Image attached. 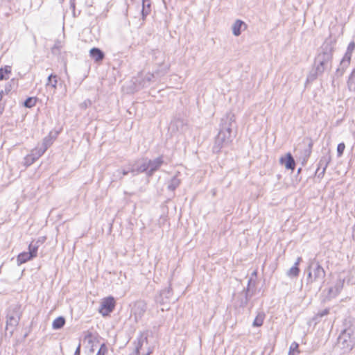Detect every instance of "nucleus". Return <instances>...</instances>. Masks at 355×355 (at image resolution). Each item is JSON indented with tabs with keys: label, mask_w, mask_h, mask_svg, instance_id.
I'll return each mask as SVG.
<instances>
[{
	"label": "nucleus",
	"mask_w": 355,
	"mask_h": 355,
	"mask_svg": "<svg viewBox=\"0 0 355 355\" xmlns=\"http://www.w3.org/2000/svg\"><path fill=\"white\" fill-rule=\"evenodd\" d=\"M335 42L327 39L319 48L314 59L313 65L318 67V71L323 73L331 69L333 55L335 51Z\"/></svg>",
	"instance_id": "1"
},
{
	"label": "nucleus",
	"mask_w": 355,
	"mask_h": 355,
	"mask_svg": "<svg viewBox=\"0 0 355 355\" xmlns=\"http://www.w3.org/2000/svg\"><path fill=\"white\" fill-rule=\"evenodd\" d=\"M307 277L306 279L307 284H312L313 282H324L326 271L316 259H311L306 269Z\"/></svg>",
	"instance_id": "2"
},
{
	"label": "nucleus",
	"mask_w": 355,
	"mask_h": 355,
	"mask_svg": "<svg viewBox=\"0 0 355 355\" xmlns=\"http://www.w3.org/2000/svg\"><path fill=\"white\" fill-rule=\"evenodd\" d=\"M22 315L21 305L18 304H11L6 314V330L10 331L12 335L19 324V322Z\"/></svg>",
	"instance_id": "3"
},
{
	"label": "nucleus",
	"mask_w": 355,
	"mask_h": 355,
	"mask_svg": "<svg viewBox=\"0 0 355 355\" xmlns=\"http://www.w3.org/2000/svg\"><path fill=\"white\" fill-rule=\"evenodd\" d=\"M233 137V135H230L225 132L219 130L218 135L215 137L214 144L212 147V152L216 154L219 153L223 148L229 146L232 143Z\"/></svg>",
	"instance_id": "4"
},
{
	"label": "nucleus",
	"mask_w": 355,
	"mask_h": 355,
	"mask_svg": "<svg viewBox=\"0 0 355 355\" xmlns=\"http://www.w3.org/2000/svg\"><path fill=\"white\" fill-rule=\"evenodd\" d=\"M234 125L235 115L232 112H228L221 118L219 130L232 135V129Z\"/></svg>",
	"instance_id": "5"
},
{
	"label": "nucleus",
	"mask_w": 355,
	"mask_h": 355,
	"mask_svg": "<svg viewBox=\"0 0 355 355\" xmlns=\"http://www.w3.org/2000/svg\"><path fill=\"white\" fill-rule=\"evenodd\" d=\"M146 163L147 165V177L150 178L164 164V156L160 155L154 159L146 157Z\"/></svg>",
	"instance_id": "6"
},
{
	"label": "nucleus",
	"mask_w": 355,
	"mask_h": 355,
	"mask_svg": "<svg viewBox=\"0 0 355 355\" xmlns=\"http://www.w3.org/2000/svg\"><path fill=\"white\" fill-rule=\"evenodd\" d=\"M116 306V301L114 297L109 296L104 298L98 309L103 316H107L113 311Z\"/></svg>",
	"instance_id": "7"
},
{
	"label": "nucleus",
	"mask_w": 355,
	"mask_h": 355,
	"mask_svg": "<svg viewBox=\"0 0 355 355\" xmlns=\"http://www.w3.org/2000/svg\"><path fill=\"white\" fill-rule=\"evenodd\" d=\"M331 159V157L330 155V150H329L320 159L319 162L318 164V168L315 173V176L320 179L324 177L326 169L329 164L330 163Z\"/></svg>",
	"instance_id": "8"
},
{
	"label": "nucleus",
	"mask_w": 355,
	"mask_h": 355,
	"mask_svg": "<svg viewBox=\"0 0 355 355\" xmlns=\"http://www.w3.org/2000/svg\"><path fill=\"white\" fill-rule=\"evenodd\" d=\"M168 70V66L164 65L161 67V69H157L154 73H147L144 78L139 81V84L142 87H148L150 84V83L153 81V79L155 77V76H164L167 73Z\"/></svg>",
	"instance_id": "9"
},
{
	"label": "nucleus",
	"mask_w": 355,
	"mask_h": 355,
	"mask_svg": "<svg viewBox=\"0 0 355 355\" xmlns=\"http://www.w3.org/2000/svg\"><path fill=\"white\" fill-rule=\"evenodd\" d=\"M255 286V281L250 278L248 282L246 288H244L242 293L240 294L241 297L239 299V306L242 308L245 307L250 298L253 295V292H251V286Z\"/></svg>",
	"instance_id": "10"
},
{
	"label": "nucleus",
	"mask_w": 355,
	"mask_h": 355,
	"mask_svg": "<svg viewBox=\"0 0 355 355\" xmlns=\"http://www.w3.org/2000/svg\"><path fill=\"white\" fill-rule=\"evenodd\" d=\"M132 176L139 173H145L147 176V165L146 163V157L137 159L129 164Z\"/></svg>",
	"instance_id": "11"
},
{
	"label": "nucleus",
	"mask_w": 355,
	"mask_h": 355,
	"mask_svg": "<svg viewBox=\"0 0 355 355\" xmlns=\"http://www.w3.org/2000/svg\"><path fill=\"white\" fill-rule=\"evenodd\" d=\"M173 295V290L171 286L163 289L155 297V302L161 305H166L170 303Z\"/></svg>",
	"instance_id": "12"
},
{
	"label": "nucleus",
	"mask_w": 355,
	"mask_h": 355,
	"mask_svg": "<svg viewBox=\"0 0 355 355\" xmlns=\"http://www.w3.org/2000/svg\"><path fill=\"white\" fill-rule=\"evenodd\" d=\"M338 344L345 351H350L353 348V343L349 333L344 330L338 338Z\"/></svg>",
	"instance_id": "13"
},
{
	"label": "nucleus",
	"mask_w": 355,
	"mask_h": 355,
	"mask_svg": "<svg viewBox=\"0 0 355 355\" xmlns=\"http://www.w3.org/2000/svg\"><path fill=\"white\" fill-rule=\"evenodd\" d=\"M350 62L342 59L340 62L338 67L336 69L334 74L332 76V85H334L336 79L341 78L345 73L346 69L349 67Z\"/></svg>",
	"instance_id": "14"
},
{
	"label": "nucleus",
	"mask_w": 355,
	"mask_h": 355,
	"mask_svg": "<svg viewBox=\"0 0 355 355\" xmlns=\"http://www.w3.org/2000/svg\"><path fill=\"white\" fill-rule=\"evenodd\" d=\"M279 163L284 166L287 170L293 171L295 168V161L291 153H287L285 156L281 157Z\"/></svg>",
	"instance_id": "15"
},
{
	"label": "nucleus",
	"mask_w": 355,
	"mask_h": 355,
	"mask_svg": "<svg viewBox=\"0 0 355 355\" xmlns=\"http://www.w3.org/2000/svg\"><path fill=\"white\" fill-rule=\"evenodd\" d=\"M344 284H345V279H342V278L339 277L337 279V281L335 284V286L334 287L329 288V289L328 291L329 297L331 298H334V297H336L338 294H340V293L341 292V291L343 288Z\"/></svg>",
	"instance_id": "16"
},
{
	"label": "nucleus",
	"mask_w": 355,
	"mask_h": 355,
	"mask_svg": "<svg viewBox=\"0 0 355 355\" xmlns=\"http://www.w3.org/2000/svg\"><path fill=\"white\" fill-rule=\"evenodd\" d=\"M147 309V304L143 300L137 301L134 306V314L136 318H141Z\"/></svg>",
	"instance_id": "17"
},
{
	"label": "nucleus",
	"mask_w": 355,
	"mask_h": 355,
	"mask_svg": "<svg viewBox=\"0 0 355 355\" xmlns=\"http://www.w3.org/2000/svg\"><path fill=\"white\" fill-rule=\"evenodd\" d=\"M324 73L320 70L318 71V67L313 65V69L310 71L309 74L307 75L305 86H306L308 84L313 83L314 80H315L318 77L321 76Z\"/></svg>",
	"instance_id": "18"
},
{
	"label": "nucleus",
	"mask_w": 355,
	"mask_h": 355,
	"mask_svg": "<svg viewBox=\"0 0 355 355\" xmlns=\"http://www.w3.org/2000/svg\"><path fill=\"white\" fill-rule=\"evenodd\" d=\"M247 25L245 23L241 20L236 19L232 25V33L235 36H239L241 34L242 28H246Z\"/></svg>",
	"instance_id": "19"
},
{
	"label": "nucleus",
	"mask_w": 355,
	"mask_h": 355,
	"mask_svg": "<svg viewBox=\"0 0 355 355\" xmlns=\"http://www.w3.org/2000/svg\"><path fill=\"white\" fill-rule=\"evenodd\" d=\"M89 55L96 62H101L105 58L104 52L96 47L90 49Z\"/></svg>",
	"instance_id": "20"
},
{
	"label": "nucleus",
	"mask_w": 355,
	"mask_h": 355,
	"mask_svg": "<svg viewBox=\"0 0 355 355\" xmlns=\"http://www.w3.org/2000/svg\"><path fill=\"white\" fill-rule=\"evenodd\" d=\"M57 135V132H55V135H53L52 132H50L49 134L43 139L40 146L46 150L53 144Z\"/></svg>",
	"instance_id": "21"
},
{
	"label": "nucleus",
	"mask_w": 355,
	"mask_h": 355,
	"mask_svg": "<svg viewBox=\"0 0 355 355\" xmlns=\"http://www.w3.org/2000/svg\"><path fill=\"white\" fill-rule=\"evenodd\" d=\"M142 1V8L141 10V19L142 20H145L146 17L151 12V2L150 0H141Z\"/></svg>",
	"instance_id": "22"
},
{
	"label": "nucleus",
	"mask_w": 355,
	"mask_h": 355,
	"mask_svg": "<svg viewBox=\"0 0 355 355\" xmlns=\"http://www.w3.org/2000/svg\"><path fill=\"white\" fill-rule=\"evenodd\" d=\"M185 125L186 123L182 119L175 118L171 122L169 128L173 131L182 130Z\"/></svg>",
	"instance_id": "23"
},
{
	"label": "nucleus",
	"mask_w": 355,
	"mask_h": 355,
	"mask_svg": "<svg viewBox=\"0 0 355 355\" xmlns=\"http://www.w3.org/2000/svg\"><path fill=\"white\" fill-rule=\"evenodd\" d=\"M304 142L307 144V147L304 150V162H306L312 153V148L313 145V140L309 137H306L303 140Z\"/></svg>",
	"instance_id": "24"
},
{
	"label": "nucleus",
	"mask_w": 355,
	"mask_h": 355,
	"mask_svg": "<svg viewBox=\"0 0 355 355\" xmlns=\"http://www.w3.org/2000/svg\"><path fill=\"white\" fill-rule=\"evenodd\" d=\"M144 342L148 343L147 336H144L143 334H140L137 338V343L136 345L134 352L130 355H140V349L143 346Z\"/></svg>",
	"instance_id": "25"
},
{
	"label": "nucleus",
	"mask_w": 355,
	"mask_h": 355,
	"mask_svg": "<svg viewBox=\"0 0 355 355\" xmlns=\"http://www.w3.org/2000/svg\"><path fill=\"white\" fill-rule=\"evenodd\" d=\"M33 259V257L28 252H22L18 254L17 263L18 266H20Z\"/></svg>",
	"instance_id": "26"
},
{
	"label": "nucleus",
	"mask_w": 355,
	"mask_h": 355,
	"mask_svg": "<svg viewBox=\"0 0 355 355\" xmlns=\"http://www.w3.org/2000/svg\"><path fill=\"white\" fill-rule=\"evenodd\" d=\"M178 175H174L168 182L167 189L171 191H174L181 184L180 179Z\"/></svg>",
	"instance_id": "27"
},
{
	"label": "nucleus",
	"mask_w": 355,
	"mask_h": 355,
	"mask_svg": "<svg viewBox=\"0 0 355 355\" xmlns=\"http://www.w3.org/2000/svg\"><path fill=\"white\" fill-rule=\"evenodd\" d=\"M355 49V42L352 41L347 46L346 52L342 59L351 62L352 53Z\"/></svg>",
	"instance_id": "28"
},
{
	"label": "nucleus",
	"mask_w": 355,
	"mask_h": 355,
	"mask_svg": "<svg viewBox=\"0 0 355 355\" xmlns=\"http://www.w3.org/2000/svg\"><path fill=\"white\" fill-rule=\"evenodd\" d=\"M329 308H326L324 310L319 311L312 318V322L314 323L315 325L317 324L321 321L322 318L327 315L329 313Z\"/></svg>",
	"instance_id": "29"
},
{
	"label": "nucleus",
	"mask_w": 355,
	"mask_h": 355,
	"mask_svg": "<svg viewBox=\"0 0 355 355\" xmlns=\"http://www.w3.org/2000/svg\"><path fill=\"white\" fill-rule=\"evenodd\" d=\"M66 320L63 316L56 318L52 323V328L58 330L62 329L65 324Z\"/></svg>",
	"instance_id": "30"
},
{
	"label": "nucleus",
	"mask_w": 355,
	"mask_h": 355,
	"mask_svg": "<svg viewBox=\"0 0 355 355\" xmlns=\"http://www.w3.org/2000/svg\"><path fill=\"white\" fill-rule=\"evenodd\" d=\"M85 340H87L88 344L90 345L91 347L90 351L93 352L94 351V342H98V336H94L92 332L87 331V334L85 336Z\"/></svg>",
	"instance_id": "31"
},
{
	"label": "nucleus",
	"mask_w": 355,
	"mask_h": 355,
	"mask_svg": "<svg viewBox=\"0 0 355 355\" xmlns=\"http://www.w3.org/2000/svg\"><path fill=\"white\" fill-rule=\"evenodd\" d=\"M11 73V67L6 65L0 68V80H8Z\"/></svg>",
	"instance_id": "32"
},
{
	"label": "nucleus",
	"mask_w": 355,
	"mask_h": 355,
	"mask_svg": "<svg viewBox=\"0 0 355 355\" xmlns=\"http://www.w3.org/2000/svg\"><path fill=\"white\" fill-rule=\"evenodd\" d=\"M265 316L266 315L263 312H259L252 322V326L254 327L262 326Z\"/></svg>",
	"instance_id": "33"
},
{
	"label": "nucleus",
	"mask_w": 355,
	"mask_h": 355,
	"mask_svg": "<svg viewBox=\"0 0 355 355\" xmlns=\"http://www.w3.org/2000/svg\"><path fill=\"white\" fill-rule=\"evenodd\" d=\"M347 83L349 90L355 92V69L349 75Z\"/></svg>",
	"instance_id": "34"
},
{
	"label": "nucleus",
	"mask_w": 355,
	"mask_h": 355,
	"mask_svg": "<svg viewBox=\"0 0 355 355\" xmlns=\"http://www.w3.org/2000/svg\"><path fill=\"white\" fill-rule=\"evenodd\" d=\"M46 150L42 148L40 146H36L34 149H33L31 152V156H33L36 160L38 159Z\"/></svg>",
	"instance_id": "35"
},
{
	"label": "nucleus",
	"mask_w": 355,
	"mask_h": 355,
	"mask_svg": "<svg viewBox=\"0 0 355 355\" xmlns=\"http://www.w3.org/2000/svg\"><path fill=\"white\" fill-rule=\"evenodd\" d=\"M38 98L37 97H28L24 102V106L31 108L36 105Z\"/></svg>",
	"instance_id": "36"
},
{
	"label": "nucleus",
	"mask_w": 355,
	"mask_h": 355,
	"mask_svg": "<svg viewBox=\"0 0 355 355\" xmlns=\"http://www.w3.org/2000/svg\"><path fill=\"white\" fill-rule=\"evenodd\" d=\"M300 270L298 266H293L286 272L289 277H296L299 275Z\"/></svg>",
	"instance_id": "37"
},
{
	"label": "nucleus",
	"mask_w": 355,
	"mask_h": 355,
	"mask_svg": "<svg viewBox=\"0 0 355 355\" xmlns=\"http://www.w3.org/2000/svg\"><path fill=\"white\" fill-rule=\"evenodd\" d=\"M57 76L56 75H54V74H50L47 78V83H46V85L49 86H51L53 88H56V85H57V83H58V79H57Z\"/></svg>",
	"instance_id": "38"
},
{
	"label": "nucleus",
	"mask_w": 355,
	"mask_h": 355,
	"mask_svg": "<svg viewBox=\"0 0 355 355\" xmlns=\"http://www.w3.org/2000/svg\"><path fill=\"white\" fill-rule=\"evenodd\" d=\"M37 250L38 248H37L36 244L31 243L28 245V252L33 257V258H35L37 255Z\"/></svg>",
	"instance_id": "39"
},
{
	"label": "nucleus",
	"mask_w": 355,
	"mask_h": 355,
	"mask_svg": "<svg viewBox=\"0 0 355 355\" xmlns=\"http://www.w3.org/2000/svg\"><path fill=\"white\" fill-rule=\"evenodd\" d=\"M24 160V164L27 166H31L36 161V159L33 156H31V153L25 157Z\"/></svg>",
	"instance_id": "40"
},
{
	"label": "nucleus",
	"mask_w": 355,
	"mask_h": 355,
	"mask_svg": "<svg viewBox=\"0 0 355 355\" xmlns=\"http://www.w3.org/2000/svg\"><path fill=\"white\" fill-rule=\"evenodd\" d=\"M345 148V144L343 142H341L337 146V156L338 157H341L343 154V152Z\"/></svg>",
	"instance_id": "41"
},
{
	"label": "nucleus",
	"mask_w": 355,
	"mask_h": 355,
	"mask_svg": "<svg viewBox=\"0 0 355 355\" xmlns=\"http://www.w3.org/2000/svg\"><path fill=\"white\" fill-rule=\"evenodd\" d=\"M107 347L105 343H102L96 355H105L107 353Z\"/></svg>",
	"instance_id": "42"
},
{
	"label": "nucleus",
	"mask_w": 355,
	"mask_h": 355,
	"mask_svg": "<svg viewBox=\"0 0 355 355\" xmlns=\"http://www.w3.org/2000/svg\"><path fill=\"white\" fill-rule=\"evenodd\" d=\"M92 101L89 98L85 99L83 103H81L79 105V107L81 110H85L87 107H90L92 105Z\"/></svg>",
	"instance_id": "43"
},
{
	"label": "nucleus",
	"mask_w": 355,
	"mask_h": 355,
	"mask_svg": "<svg viewBox=\"0 0 355 355\" xmlns=\"http://www.w3.org/2000/svg\"><path fill=\"white\" fill-rule=\"evenodd\" d=\"M122 178H123L122 175L120 173V171L117 169L112 174V182L118 181V180H121Z\"/></svg>",
	"instance_id": "44"
},
{
	"label": "nucleus",
	"mask_w": 355,
	"mask_h": 355,
	"mask_svg": "<svg viewBox=\"0 0 355 355\" xmlns=\"http://www.w3.org/2000/svg\"><path fill=\"white\" fill-rule=\"evenodd\" d=\"M61 48V44L60 42H57L51 49V52L53 54L58 55L60 53Z\"/></svg>",
	"instance_id": "45"
},
{
	"label": "nucleus",
	"mask_w": 355,
	"mask_h": 355,
	"mask_svg": "<svg viewBox=\"0 0 355 355\" xmlns=\"http://www.w3.org/2000/svg\"><path fill=\"white\" fill-rule=\"evenodd\" d=\"M298 346L299 345L297 343L293 342L290 347L289 352H295L296 351L297 353H299Z\"/></svg>",
	"instance_id": "46"
},
{
	"label": "nucleus",
	"mask_w": 355,
	"mask_h": 355,
	"mask_svg": "<svg viewBox=\"0 0 355 355\" xmlns=\"http://www.w3.org/2000/svg\"><path fill=\"white\" fill-rule=\"evenodd\" d=\"M118 170L120 171V173L122 175L123 177L125 175H127L128 173H131L130 166L129 165L126 169L123 168V169H118Z\"/></svg>",
	"instance_id": "47"
},
{
	"label": "nucleus",
	"mask_w": 355,
	"mask_h": 355,
	"mask_svg": "<svg viewBox=\"0 0 355 355\" xmlns=\"http://www.w3.org/2000/svg\"><path fill=\"white\" fill-rule=\"evenodd\" d=\"M11 89H12V85L10 83H7L5 85L4 90H3V94H8L10 92Z\"/></svg>",
	"instance_id": "48"
},
{
	"label": "nucleus",
	"mask_w": 355,
	"mask_h": 355,
	"mask_svg": "<svg viewBox=\"0 0 355 355\" xmlns=\"http://www.w3.org/2000/svg\"><path fill=\"white\" fill-rule=\"evenodd\" d=\"M80 349H81V344L79 343L78 345L77 346L74 354L80 355Z\"/></svg>",
	"instance_id": "49"
},
{
	"label": "nucleus",
	"mask_w": 355,
	"mask_h": 355,
	"mask_svg": "<svg viewBox=\"0 0 355 355\" xmlns=\"http://www.w3.org/2000/svg\"><path fill=\"white\" fill-rule=\"evenodd\" d=\"M70 8H71L72 10H76V3H75V0H71V1H70Z\"/></svg>",
	"instance_id": "50"
},
{
	"label": "nucleus",
	"mask_w": 355,
	"mask_h": 355,
	"mask_svg": "<svg viewBox=\"0 0 355 355\" xmlns=\"http://www.w3.org/2000/svg\"><path fill=\"white\" fill-rule=\"evenodd\" d=\"M302 261V259L301 257H299L297 258L295 263H294V266H298L299 267V265L300 263H301V261Z\"/></svg>",
	"instance_id": "51"
},
{
	"label": "nucleus",
	"mask_w": 355,
	"mask_h": 355,
	"mask_svg": "<svg viewBox=\"0 0 355 355\" xmlns=\"http://www.w3.org/2000/svg\"><path fill=\"white\" fill-rule=\"evenodd\" d=\"M44 240H45V237H42V238L38 239L37 241H39V243H40V244H42V243H43V242L44 241Z\"/></svg>",
	"instance_id": "52"
},
{
	"label": "nucleus",
	"mask_w": 355,
	"mask_h": 355,
	"mask_svg": "<svg viewBox=\"0 0 355 355\" xmlns=\"http://www.w3.org/2000/svg\"><path fill=\"white\" fill-rule=\"evenodd\" d=\"M31 243H35V244H36L37 248H39V247H40V243H39V241H33Z\"/></svg>",
	"instance_id": "53"
},
{
	"label": "nucleus",
	"mask_w": 355,
	"mask_h": 355,
	"mask_svg": "<svg viewBox=\"0 0 355 355\" xmlns=\"http://www.w3.org/2000/svg\"><path fill=\"white\" fill-rule=\"evenodd\" d=\"M3 95V91H0V101L2 99Z\"/></svg>",
	"instance_id": "54"
},
{
	"label": "nucleus",
	"mask_w": 355,
	"mask_h": 355,
	"mask_svg": "<svg viewBox=\"0 0 355 355\" xmlns=\"http://www.w3.org/2000/svg\"><path fill=\"white\" fill-rule=\"evenodd\" d=\"M72 14H73V16L74 17H77V15H76V10H72Z\"/></svg>",
	"instance_id": "55"
},
{
	"label": "nucleus",
	"mask_w": 355,
	"mask_h": 355,
	"mask_svg": "<svg viewBox=\"0 0 355 355\" xmlns=\"http://www.w3.org/2000/svg\"><path fill=\"white\" fill-rule=\"evenodd\" d=\"M152 352H153L152 350H148V352L147 353H146L145 354H143V355H150Z\"/></svg>",
	"instance_id": "56"
},
{
	"label": "nucleus",
	"mask_w": 355,
	"mask_h": 355,
	"mask_svg": "<svg viewBox=\"0 0 355 355\" xmlns=\"http://www.w3.org/2000/svg\"><path fill=\"white\" fill-rule=\"evenodd\" d=\"M288 355H298V354H295V352H289Z\"/></svg>",
	"instance_id": "57"
},
{
	"label": "nucleus",
	"mask_w": 355,
	"mask_h": 355,
	"mask_svg": "<svg viewBox=\"0 0 355 355\" xmlns=\"http://www.w3.org/2000/svg\"><path fill=\"white\" fill-rule=\"evenodd\" d=\"M28 335V332H26V334H24V338H26Z\"/></svg>",
	"instance_id": "58"
},
{
	"label": "nucleus",
	"mask_w": 355,
	"mask_h": 355,
	"mask_svg": "<svg viewBox=\"0 0 355 355\" xmlns=\"http://www.w3.org/2000/svg\"><path fill=\"white\" fill-rule=\"evenodd\" d=\"M301 171H302V168H298V170H297V173H300Z\"/></svg>",
	"instance_id": "59"
},
{
	"label": "nucleus",
	"mask_w": 355,
	"mask_h": 355,
	"mask_svg": "<svg viewBox=\"0 0 355 355\" xmlns=\"http://www.w3.org/2000/svg\"><path fill=\"white\" fill-rule=\"evenodd\" d=\"M257 275V272H256V271H254V272H252V275Z\"/></svg>",
	"instance_id": "60"
}]
</instances>
